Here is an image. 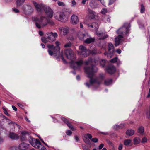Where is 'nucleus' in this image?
Segmentation results:
<instances>
[{
    "label": "nucleus",
    "mask_w": 150,
    "mask_h": 150,
    "mask_svg": "<svg viewBox=\"0 0 150 150\" xmlns=\"http://www.w3.org/2000/svg\"><path fill=\"white\" fill-rule=\"evenodd\" d=\"M84 70L87 75V77L90 79V83L86 82L85 84L89 88L94 84H99L101 83L104 77L103 74H100L99 78H93L94 73L96 72L98 70L96 67L95 66H91V67H85Z\"/></svg>",
    "instance_id": "obj_1"
},
{
    "label": "nucleus",
    "mask_w": 150,
    "mask_h": 150,
    "mask_svg": "<svg viewBox=\"0 0 150 150\" xmlns=\"http://www.w3.org/2000/svg\"><path fill=\"white\" fill-rule=\"evenodd\" d=\"M67 58L70 60L71 67L74 70L78 69L83 63V61L80 60L78 61L74 62V60L76 59L75 56L73 51L70 49L66 50L64 52Z\"/></svg>",
    "instance_id": "obj_2"
},
{
    "label": "nucleus",
    "mask_w": 150,
    "mask_h": 150,
    "mask_svg": "<svg viewBox=\"0 0 150 150\" xmlns=\"http://www.w3.org/2000/svg\"><path fill=\"white\" fill-rule=\"evenodd\" d=\"M55 44L56 45V47H54L52 45H48L47 47L48 48V52L50 56H53L54 57H57V58H59L60 57L63 61L66 63V62L64 59L62 54H60V47L59 45L60 44L59 42L57 41L55 42Z\"/></svg>",
    "instance_id": "obj_3"
},
{
    "label": "nucleus",
    "mask_w": 150,
    "mask_h": 150,
    "mask_svg": "<svg viewBox=\"0 0 150 150\" xmlns=\"http://www.w3.org/2000/svg\"><path fill=\"white\" fill-rule=\"evenodd\" d=\"M33 3L38 13L41 14L44 11L48 18H51L52 17L53 12L49 6L42 4H39L35 2H33Z\"/></svg>",
    "instance_id": "obj_4"
},
{
    "label": "nucleus",
    "mask_w": 150,
    "mask_h": 150,
    "mask_svg": "<svg viewBox=\"0 0 150 150\" xmlns=\"http://www.w3.org/2000/svg\"><path fill=\"white\" fill-rule=\"evenodd\" d=\"M47 18L43 16L33 18V20L35 22L36 27L39 29L43 28L47 25Z\"/></svg>",
    "instance_id": "obj_5"
},
{
    "label": "nucleus",
    "mask_w": 150,
    "mask_h": 150,
    "mask_svg": "<svg viewBox=\"0 0 150 150\" xmlns=\"http://www.w3.org/2000/svg\"><path fill=\"white\" fill-rule=\"evenodd\" d=\"M89 29L91 30H95L96 33L100 39H104L106 38L108 35L102 32H97V30L98 28V24L96 23H93L87 25Z\"/></svg>",
    "instance_id": "obj_6"
},
{
    "label": "nucleus",
    "mask_w": 150,
    "mask_h": 150,
    "mask_svg": "<svg viewBox=\"0 0 150 150\" xmlns=\"http://www.w3.org/2000/svg\"><path fill=\"white\" fill-rule=\"evenodd\" d=\"M57 36V34L56 33H47L44 37L41 38V40L42 42L45 43L48 42H52L55 40Z\"/></svg>",
    "instance_id": "obj_7"
},
{
    "label": "nucleus",
    "mask_w": 150,
    "mask_h": 150,
    "mask_svg": "<svg viewBox=\"0 0 150 150\" xmlns=\"http://www.w3.org/2000/svg\"><path fill=\"white\" fill-rule=\"evenodd\" d=\"M130 27V25L129 23H125L123 26L117 31V32L118 35H123L125 37V35L127 36L128 35Z\"/></svg>",
    "instance_id": "obj_8"
},
{
    "label": "nucleus",
    "mask_w": 150,
    "mask_h": 150,
    "mask_svg": "<svg viewBox=\"0 0 150 150\" xmlns=\"http://www.w3.org/2000/svg\"><path fill=\"white\" fill-rule=\"evenodd\" d=\"M79 49L80 50L79 53V54L82 56L83 57H87L90 53V50H87L86 47L83 45H80L79 47Z\"/></svg>",
    "instance_id": "obj_9"
},
{
    "label": "nucleus",
    "mask_w": 150,
    "mask_h": 150,
    "mask_svg": "<svg viewBox=\"0 0 150 150\" xmlns=\"http://www.w3.org/2000/svg\"><path fill=\"white\" fill-rule=\"evenodd\" d=\"M108 53L107 54L106 52H105L104 53V54L105 55H107L108 57L110 58L112 56L114 52L113 45L111 43H108Z\"/></svg>",
    "instance_id": "obj_10"
},
{
    "label": "nucleus",
    "mask_w": 150,
    "mask_h": 150,
    "mask_svg": "<svg viewBox=\"0 0 150 150\" xmlns=\"http://www.w3.org/2000/svg\"><path fill=\"white\" fill-rule=\"evenodd\" d=\"M55 18L61 22H65V15L63 13L58 12L54 15Z\"/></svg>",
    "instance_id": "obj_11"
},
{
    "label": "nucleus",
    "mask_w": 150,
    "mask_h": 150,
    "mask_svg": "<svg viewBox=\"0 0 150 150\" xmlns=\"http://www.w3.org/2000/svg\"><path fill=\"white\" fill-rule=\"evenodd\" d=\"M125 37L123 35H118L115 38V44L116 46L120 45L121 42L124 40Z\"/></svg>",
    "instance_id": "obj_12"
},
{
    "label": "nucleus",
    "mask_w": 150,
    "mask_h": 150,
    "mask_svg": "<svg viewBox=\"0 0 150 150\" xmlns=\"http://www.w3.org/2000/svg\"><path fill=\"white\" fill-rule=\"evenodd\" d=\"M30 145L24 143L20 144L18 147L16 148V150H26L28 148Z\"/></svg>",
    "instance_id": "obj_13"
},
{
    "label": "nucleus",
    "mask_w": 150,
    "mask_h": 150,
    "mask_svg": "<svg viewBox=\"0 0 150 150\" xmlns=\"http://www.w3.org/2000/svg\"><path fill=\"white\" fill-rule=\"evenodd\" d=\"M88 34L86 32H79L78 33L79 38L81 40H84L86 38H87Z\"/></svg>",
    "instance_id": "obj_14"
},
{
    "label": "nucleus",
    "mask_w": 150,
    "mask_h": 150,
    "mask_svg": "<svg viewBox=\"0 0 150 150\" xmlns=\"http://www.w3.org/2000/svg\"><path fill=\"white\" fill-rule=\"evenodd\" d=\"M106 70L110 74H113L116 71L115 67L112 65H109L106 68Z\"/></svg>",
    "instance_id": "obj_15"
},
{
    "label": "nucleus",
    "mask_w": 150,
    "mask_h": 150,
    "mask_svg": "<svg viewBox=\"0 0 150 150\" xmlns=\"http://www.w3.org/2000/svg\"><path fill=\"white\" fill-rule=\"evenodd\" d=\"M33 141V140H32ZM33 142H34V143H33L31 142H30V144L34 147L36 148H38L39 146L41 145V143L40 141L38 139H33Z\"/></svg>",
    "instance_id": "obj_16"
},
{
    "label": "nucleus",
    "mask_w": 150,
    "mask_h": 150,
    "mask_svg": "<svg viewBox=\"0 0 150 150\" xmlns=\"http://www.w3.org/2000/svg\"><path fill=\"white\" fill-rule=\"evenodd\" d=\"M79 22L78 16L75 15H73L71 17V22L74 24H77Z\"/></svg>",
    "instance_id": "obj_17"
},
{
    "label": "nucleus",
    "mask_w": 150,
    "mask_h": 150,
    "mask_svg": "<svg viewBox=\"0 0 150 150\" xmlns=\"http://www.w3.org/2000/svg\"><path fill=\"white\" fill-rule=\"evenodd\" d=\"M92 137V136L91 134H86L84 136L83 139L86 143L87 144H90V141L88 139V138L90 139H91Z\"/></svg>",
    "instance_id": "obj_18"
},
{
    "label": "nucleus",
    "mask_w": 150,
    "mask_h": 150,
    "mask_svg": "<svg viewBox=\"0 0 150 150\" xmlns=\"http://www.w3.org/2000/svg\"><path fill=\"white\" fill-rule=\"evenodd\" d=\"M62 120L64 122L66 123L68 126L72 130H74V128L72 126L71 124L69 122L68 120L67 119L64 118L63 117H61Z\"/></svg>",
    "instance_id": "obj_19"
},
{
    "label": "nucleus",
    "mask_w": 150,
    "mask_h": 150,
    "mask_svg": "<svg viewBox=\"0 0 150 150\" xmlns=\"http://www.w3.org/2000/svg\"><path fill=\"white\" fill-rule=\"evenodd\" d=\"M8 137L12 140H17L19 138V136L17 134L13 133H10L8 134Z\"/></svg>",
    "instance_id": "obj_20"
},
{
    "label": "nucleus",
    "mask_w": 150,
    "mask_h": 150,
    "mask_svg": "<svg viewBox=\"0 0 150 150\" xmlns=\"http://www.w3.org/2000/svg\"><path fill=\"white\" fill-rule=\"evenodd\" d=\"M84 42L87 44H89L94 41L95 39L94 38L91 37L90 35L88 34L87 38L85 39Z\"/></svg>",
    "instance_id": "obj_21"
},
{
    "label": "nucleus",
    "mask_w": 150,
    "mask_h": 150,
    "mask_svg": "<svg viewBox=\"0 0 150 150\" xmlns=\"http://www.w3.org/2000/svg\"><path fill=\"white\" fill-rule=\"evenodd\" d=\"M59 30L60 32V33L64 35H66L68 31V28L67 27H62L60 28Z\"/></svg>",
    "instance_id": "obj_22"
},
{
    "label": "nucleus",
    "mask_w": 150,
    "mask_h": 150,
    "mask_svg": "<svg viewBox=\"0 0 150 150\" xmlns=\"http://www.w3.org/2000/svg\"><path fill=\"white\" fill-rule=\"evenodd\" d=\"M98 4L97 2L95 1H92L90 3V6L93 8H96L97 7Z\"/></svg>",
    "instance_id": "obj_23"
},
{
    "label": "nucleus",
    "mask_w": 150,
    "mask_h": 150,
    "mask_svg": "<svg viewBox=\"0 0 150 150\" xmlns=\"http://www.w3.org/2000/svg\"><path fill=\"white\" fill-rule=\"evenodd\" d=\"M126 134L127 135L131 136L134 134V131L132 129H128L126 131Z\"/></svg>",
    "instance_id": "obj_24"
},
{
    "label": "nucleus",
    "mask_w": 150,
    "mask_h": 150,
    "mask_svg": "<svg viewBox=\"0 0 150 150\" xmlns=\"http://www.w3.org/2000/svg\"><path fill=\"white\" fill-rule=\"evenodd\" d=\"M103 19L105 22L110 23V17L106 15H105L103 16Z\"/></svg>",
    "instance_id": "obj_25"
},
{
    "label": "nucleus",
    "mask_w": 150,
    "mask_h": 150,
    "mask_svg": "<svg viewBox=\"0 0 150 150\" xmlns=\"http://www.w3.org/2000/svg\"><path fill=\"white\" fill-rule=\"evenodd\" d=\"M131 142L132 140L130 139H125L124 141V144L126 146H130L131 144Z\"/></svg>",
    "instance_id": "obj_26"
},
{
    "label": "nucleus",
    "mask_w": 150,
    "mask_h": 150,
    "mask_svg": "<svg viewBox=\"0 0 150 150\" xmlns=\"http://www.w3.org/2000/svg\"><path fill=\"white\" fill-rule=\"evenodd\" d=\"M140 141V139L139 137H136L133 139V142L134 145H136L139 144Z\"/></svg>",
    "instance_id": "obj_27"
},
{
    "label": "nucleus",
    "mask_w": 150,
    "mask_h": 150,
    "mask_svg": "<svg viewBox=\"0 0 150 150\" xmlns=\"http://www.w3.org/2000/svg\"><path fill=\"white\" fill-rule=\"evenodd\" d=\"M112 82V79H107L105 81V84L107 86H109L111 84Z\"/></svg>",
    "instance_id": "obj_28"
},
{
    "label": "nucleus",
    "mask_w": 150,
    "mask_h": 150,
    "mask_svg": "<svg viewBox=\"0 0 150 150\" xmlns=\"http://www.w3.org/2000/svg\"><path fill=\"white\" fill-rule=\"evenodd\" d=\"M144 131V129L143 127L141 126L139 127L138 129V132L141 135H142L143 134Z\"/></svg>",
    "instance_id": "obj_29"
},
{
    "label": "nucleus",
    "mask_w": 150,
    "mask_h": 150,
    "mask_svg": "<svg viewBox=\"0 0 150 150\" xmlns=\"http://www.w3.org/2000/svg\"><path fill=\"white\" fill-rule=\"evenodd\" d=\"M88 12L90 14V17L91 19L93 18H95V13L93 11L91 10H89Z\"/></svg>",
    "instance_id": "obj_30"
},
{
    "label": "nucleus",
    "mask_w": 150,
    "mask_h": 150,
    "mask_svg": "<svg viewBox=\"0 0 150 150\" xmlns=\"http://www.w3.org/2000/svg\"><path fill=\"white\" fill-rule=\"evenodd\" d=\"M25 0H16V2L17 6H20L24 2Z\"/></svg>",
    "instance_id": "obj_31"
},
{
    "label": "nucleus",
    "mask_w": 150,
    "mask_h": 150,
    "mask_svg": "<svg viewBox=\"0 0 150 150\" xmlns=\"http://www.w3.org/2000/svg\"><path fill=\"white\" fill-rule=\"evenodd\" d=\"M47 25L49 24V25L51 26H54V22L52 20H50L48 18L47 19Z\"/></svg>",
    "instance_id": "obj_32"
},
{
    "label": "nucleus",
    "mask_w": 150,
    "mask_h": 150,
    "mask_svg": "<svg viewBox=\"0 0 150 150\" xmlns=\"http://www.w3.org/2000/svg\"><path fill=\"white\" fill-rule=\"evenodd\" d=\"M124 125L123 124H121L120 125H114L113 127L114 128L116 129H118L122 128Z\"/></svg>",
    "instance_id": "obj_33"
},
{
    "label": "nucleus",
    "mask_w": 150,
    "mask_h": 150,
    "mask_svg": "<svg viewBox=\"0 0 150 150\" xmlns=\"http://www.w3.org/2000/svg\"><path fill=\"white\" fill-rule=\"evenodd\" d=\"M24 11H28L29 10H31V7L29 5H26L24 6Z\"/></svg>",
    "instance_id": "obj_34"
},
{
    "label": "nucleus",
    "mask_w": 150,
    "mask_h": 150,
    "mask_svg": "<svg viewBox=\"0 0 150 150\" xmlns=\"http://www.w3.org/2000/svg\"><path fill=\"white\" fill-rule=\"evenodd\" d=\"M101 52H98L96 49H94L91 51H90V53L92 54H100Z\"/></svg>",
    "instance_id": "obj_35"
},
{
    "label": "nucleus",
    "mask_w": 150,
    "mask_h": 150,
    "mask_svg": "<svg viewBox=\"0 0 150 150\" xmlns=\"http://www.w3.org/2000/svg\"><path fill=\"white\" fill-rule=\"evenodd\" d=\"M92 62V59L91 58H89L87 61H86L85 62V64L87 65L88 64H89L90 63H91V62Z\"/></svg>",
    "instance_id": "obj_36"
},
{
    "label": "nucleus",
    "mask_w": 150,
    "mask_h": 150,
    "mask_svg": "<svg viewBox=\"0 0 150 150\" xmlns=\"http://www.w3.org/2000/svg\"><path fill=\"white\" fill-rule=\"evenodd\" d=\"M141 6L140 12L141 13H143L145 11V8L142 4H141Z\"/></svg>",
    "instance_id": "obj_37"
},
{
    "label": "nucleus",
    "mask_w": 150,
    "mask_h": 150,
    "mask_svg": "<svg viewBox=\"0 0 150 150\" xmlns=\"http://www.w3.org/2000/svg\"><path fill=\"white\" fill-rule=\"evenodd\" d=\"M57 3L58 5L59 6H65V4L62 2H61L60 1H58Z\"/></svg>",
    "instance_id": "obj_38"
},
{
    "label": "nucleus",
    "mask_w": 150,
    "mask_h": 150,
    "mask_svg": "<svg viewBox=\"0 0 150 150\" xmlns=\"http://www.w3.org/2000/svg\"><path fill=\"white\" fill-rule=\"evenodd\" d=\"M118 58L117 57H115L112 59H111L110 62L111 63H115L116 62H117Z\"/></svg>",
    "instance_id": "obj_39"
},
{
    "label": "nucleus",
    "mask_w": 150,
    "mask_h": 150,
    "mask_svg": "<svg viewBox=\"0 0 150 150\" xmlns=\"http://www.w3.org/2000/svg\"><path fill=\"white\" fill-rule=\"evenodd\" d=\"M76 5V3L74 0H72L71 1V6L74 7Z\"/></svg>",
    "instance_id": "obj_40"
},
{
    "label": "nucleus",
    "mask_w": 150,
    "mask_h": 150,
    "mask_svg": "<svg viewBox=\"0 0 150 150\" xmlns=\"http://www.w3.org/2000/svg\"><path fill=\"white\" fill-rule=\"evenodd\" d=\"M141 142L142 143H144L147 142V139L146 137H143L142 140Z\"/></svg>",
    "instance_id": "obj_41"
},
{
    "label": "nucleus",
    "mask_w": 150,
    "mask_h": 150,
    "mask_svg": "<svg viewBox=\"0 0 150 150\" xmlns=\"http://www.w3.org/2000/svg\"><path fill=\"white\" fill-rule=\"evenodd\" d=\"M71 44L70 42H68L66 43L64 45V46L65 47H71Z\"/></svg>",
    "instance_id": "obj_42"
},
{
    "label": "nucleus",
    "mask_w": 150,
    "mask_h": 150,
    "mask_svg": "<svg viewBox=\"0 0 150 150\" xmlns=\"http://www.w3.org/2000/svg\"><path fill=\"white\" fill-rule=\"evenodd\" d=\"M107 12V10L106 8L103 9L101 11V13L102 14H105Z\"/></svg>",
    "instance_id": "obj_43"
},
{
    "label": "nucleus",
    "mask_w": 150,
    "mask_h": 150,
    "mask_svg": "<svg viewBox=\"0 0 150 150\" xmlns=\"http://www.w3.org/2000/svg\"><path fill=\"white\" fill-rule=\"evenodd\" d=\"M90 139L94 143H96L98 141V139L96 138H93L92 139L91 138Z\"/></svg>",
    "instance_id": "obj_44"
},
{
    "label": "nucleus",
    "mask_w": 150,
    "mask_h": 150,
    "mask_svg": "<svg viewBox=\"0 0 150 150\" xmlns=\"http://www.w3.org/2000/svg\"><path fill=\"white\" fill-rule=\"evenodd\" d=\"M82 146L83 149L84 150H90L88 149L86 145L84 144H82Z\"/></svg>",
    "instance_id": "obj_45"
},
{
    "label": "nucleus",
    "mask_w": 150,
    "mask_h": 150,
    "mask_svg": "<svg viewBox=\"0 0 150 150\" xmlns=\"http://www.w3.org/2000/svg\"><path fill=\"white\" fill-rule=\"evenodd\" d=\"M66 134L67 135L70 136L72 134V132L70 130H68L67 131Z\"/></svg>",
    "instance_id": "obj_46"
},
{
    "label": "nucleus",
    "mask_w": 150,
    "mask_h": 150,
    "mask_svg": "<svg viewBox=\"0 0 150 150\" xmlns=\"http://www.w3.org/2000/svg\"><path fill=\"white\" fill-rule=\"evenodd\" d=\"M116 0H110L108 4L109 5H111Z\"/></svg>",
    "instance_id": "obj_47"
},
{
    "label": "nucleus",
    "mask_w": 150,
    "mask_h": 150,
    "mask_svg": "<svg viewBox=\"0 0 150 150\" xmlns=\"http://www.w3.org/2000/svg\"><path fill=\"white\" fill-rule=\"evenodd\" d=\"M4 112V113L6 114L7 116H9V114L8 113L7 111L4 108H3Z\"/></svg>",
    "instance_id": "obj_48"
},
{
    "label": "nucleus",
    "mask_w": 150,
    "mask_h": 150,
    "mask_svg": "<svg viewBox=\"0 0 150 150\" xmlns=\"http://www.w3.org/2000/svg\"><path fill=\"white\" fill-rule=\"evenodd\" d=\"M27 133H28V132L25 131H23L21 132V134L23 135V137H24V135L25 134H27Z\"/></svg>",
    "instance_id": "obj_49"
},
{
    "label": "nucleus",
    "mask_w": 150,
    "mask_h": 150,
    "mask_svg": "<svg viewBox=\"0 0 150 150\" xmlns=\"http://www.w3.org/2000/svg\"><path fill=\"white\" fill-rule=\"evenodd\" d=\"M13 11L15 13H17L19 12V10L16 8L13 9Z\"/></svg>",
    "instance_id": "obj_50"
},
{
    "label": "nucleus",
    "mask_w": 150,
    "mask_h": 150,
    "mask_svg": "<svg viewBox=\"0 0 150 150\" xmlns=\"http://www.w3.org/2000/svg\"><path fill=\"white\" fill-rule=\"evenodd\" d=\"M4 142L3 138L0 136V144H1Z\"/></svg>",
    "instance_id": "obj_51"
},
{
    "label": "nucleus",
    "mask_w": 150,
    "mask_h": 150,
    "mask_svg": "<svg viewBox=\"0 0 150 150\" xmlns=\"http://www.w3.org/2000/svg\"><path fill=\"white\" fill-rule=\"evenodd\" d=\"M75 139L76 141L77 142L79 141V138L77 136H76L75 137Z\"/></svg>",
    "instance_id": "obj_52"
},
{
    "label": "nucleus",
    "mask_w": 150,
    "mask_h": 150,
    "mask_svg": "<svg viewBox=\"0 0 150 150\" xmlns=\"http://www.w3.org/2000/svg\"><path fill=\"white\" fill-rule=\"evenodd\" d=\"M146 115L148 118L150 117V110L147 112Z\"/></svg>",
    "instance_id": "obj_53"
},
{
    "label": "nucleus",
    "mask_w": 150,
    "mask_h": 150,
    "mask_svg": "<svg viewBox=\"0 0 150 150\" xmlns=\"http://www.w3.org/2000/svg\"><path fill=\"white\" fill-rule=\"evenodd\" d=\"M104 146V144H101L99 146V149H101Z\"/></svg>",
    "instance_id": "obj_54"
},
{
    "label": "nucleus",
    "mask_w": 150,
    "mask_h": 150,
    "mask_svg": "<svg viewBox=\"0 0 150 150\" xmlns=\"http://www.w3.org/2000/svg\"><path fill=\"white\" fill-rule=\"evenodd\" d=\"M30 139L29 141V142L30 143V142H31L32 143H34V142H33V141H32V140H33V139H34V138H31V137H30Z\"/></svg>",
    "instance_id": "obj_55"
},
{
    "label": "nucleus",
    "mask_w": 150,
    "mask_h": 150,
    "mask_svg": "<svg viewBox=\"0 0 150 150\" xmlns=\"http://www.w3.org/2000/svg\"><path fill=\"white\" fill-rule=\"evenodd\" d=\"M116 52L118 54H120L121 53V50L120 49H118L116 50Z\"/></svg>",
    "instance_id": "obj_56"
},
{
    "label": "nucleus",
    "mask_w": 150,
    "mask_h": 150,
    "mask_svg": "<svg viewBox=\"0 0 150 150\" xmlns=\"http://www.w3.org/2000/svg\"><path fill=\"white\" fill-rule=\"evenodd\" d=\"M100 133L105 135H107L108 134V133L107 132H100Z\"/></svg>",
    "instance_id": "obj_57"
},
{
    "label": "nucleus",
    "mask_w": 150,
    "mask_h": 150,
    "mask_svg": "<svg viewBox=\"0 0 150 150\" xmlns=\"http://www.w3.org/2000/svg\"><path fill=\"white\" fill-rule=\"evenodd\" d=\"M39 34L40 36H42L43 35V33L42 31H40L39 32Z\"/></svg>",
    "instance_id": "obj_58"
},
{
    "label": "nucleus",
    "mask_w": 150,
    "mask_h": 150,
    "mask_svg": "<svg viewBox=\"0 0 150 150\" xmlns=\"http://www.w3.org/2000/svg\"><path fill=\"white\" fill-rule=\"evenodd\" d=\"M12 108L13 109V110H15V111H16L17 110V108L14 106L12 105Z\"/></svg>",
    "instance_id": "obj_59"
},
{
    "label": "nucleus",
    "mask_w": 150,
    "mask_h": 150,
    "mask_svg": "<svg viewBox=\"0 0 150 150\" xmlns=\"http://www.w3.org/2000/svg\"><path fill=\"white\" fill-rule=\"evenodd\" d=\"M122 145L120 144L119 147L118 149L119 150H122Z\"/></svg>",
    "instance_id": "obj_60"
},
{
    "label": "nucleus",
    "mask_w": 150,
    "mask_h": 150,
    "mask_svg": "<svg viewBox=\"0 0 150 150\" xmlns=\"http://www.w3.org/2000/svg\"><path fill=\"white\" fill-rule=\"evenodd\" d=\"M88 0H82V3L83 4H85L86 2Z\"/></svg>",
    "instance_id": "obj_61"
},
{
    "label": "nucleus",
    "mask_w": 150,
    "mask_h": 150,
    "mask_svg": "<svg viewBox=\"0 0 150 150\" xmlns=\"http://www.w3.org/2000/svg\"><path fill=\"white\" fill-rule=\"evenodd\" d=\"M17 105L19 107H20L21 108H23V106L22 104L20 103H18Z\"/></svg>",
    "instance_id": "obj_62"
},
{
    "label": "nucleus",
    "mask_w": 150,
    "mask_h": 150,
    "mask_svg": "<svg viewBox=\"0 0 150 150\" xmlns=\"http://www.w3.org/2000/svg\"><path fill=\"white\" fill-rule=\"evenodd\" d=\"M25 120L29 122H30V121L28 119L27 117H25Z\"/></svg>",
    "instance_id": "obj_63"
},
{
    "label": "nucleus",
    "mask_w": 150,
    "mask_h": 150,
    "mask_svg": "<svg viewBox=\"0 0 150 150\" xmlns=\"http://www.w3.org/2000/svg\"><path fill=\"white\" fill-rule=\"evenodd\" d=\"M149 97L150 98V89H149V94H148V95H147V98H149Z\"/></svg>",
    "instance_id": "obj_64"
}]
</instances>
